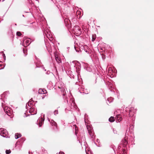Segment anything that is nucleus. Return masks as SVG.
Wrapping results in <instances>:
<instances>
[{"instance_id":"nucleus-48","label":"nucleus","mask_w":154,"mask_h":154,"mask_svg":"<svg viewBox=\"0 0 154 154\" xmlns=\"http://www.w3.org/2000/svg\"><path fill=\"white\" fill-rule=\"evenodd\" d=\"M76 71H77V68L76 67Z\"/></svg>"},{"instance_id":"nucleus-39","label":"nucleus","mask_w":154,"mask_h":154,"mask_svg":"<svg viewBox=\"0 0 154 154\" xmlns=\"http://www.w3.org/2000/svg\"><path fill=\"white\" fill-rule=\"evenodd\" d=\"M3 57L4 59L5 60L6 59V57L5 54H3Z\"/></svg>"},{"instance_id":"nucleus-11","label":"nucleus","mask_w":154,"mask_h":154,"mask_svg":"<svg viewBox=\"0 0 154 154\" xmlns=\"http://www.w3.org/2000/svg\"><path fill=\"white\" fill-rule=\"evenodd\" d=\"M29 112L31 114V115L35 114L37 113L36 110H35L32 107L30 108Z\"/></svg>"},{"instance_id":"nucleus-41","label":"nucleus","mask_w":154,"mask_h":154,"mask_svg":"<svg viewBox=\"0 0 154 154\" xmlns=\"http://www.w3.org/2000/svg\"><path fill=\"white\" fill-rule=\"evenodd\" d=\"M79 10H78V11ZM78 14H79V15H80L81 14V12L80 11H78Z\"/></svg>"},{"instance_id":"nucleus-23","label":"nucleus","mask_w":154,"mask_h":154,"mask_svg":"<svg viewBox=\"0 0 154 154\" xmlns=\"http://www.w3.org/2000/svg\"><path fill=\"white\" fill-rule=\"evenodd\" d=\"M85 152L86 154H92V152L91 151L88 150V149L85 148Z\"/></svg>"},{"instance_id":"nucleus-54","label":"nucleus","mask_w":154,"mask_h":154,"mask_svg":"<svg viewBox=\"0 0 154 154\" xmlns=\"http://www.w3.org/2000/svg\"><path fill=\"white\" fill-rule=\"evenodd\" d=\"M1 1V0H0V1Z\"/></svg>"},{"instance_id":"nucleus-13","label":"nucleus","mask_w":154,"mask_h":154,"mask_svg":"<svg viewBox=\"0 0 154 154\" xmlns=\"http://www.w3.org/2000/svg\"><path fill=\"white\" fill-rule=\"evenodd\" d=\"M129 115L130 116H132L134 115V109L133 108H130L129 112Z\"/></svg>"},{"instance_id":"nucleus-47","label":"nucleus","mask_w":154,"mask_h":154,"mask_svg":"<svg viewBox=\"0 0 154 154\" xmlns=\"http://www.w3.org/2000/svg\"><path fill=\"white\" fill-rule=\"evenodd\" d=\"M75 42H76V41H75Z\"/></svg>"},{"instance_id":"nucleus-34","label":"nucleus","mask_w":154,"mask_h":154,"mask_svg":"<svg viewBox=\"0 0 154 154\" xmlns=\"http://www.w3.org/2000/svg\"><path fill=\"white\" fill-rule=\"evenodd\" d=\"M5 93H4L1 96V99H3V98L4 97H5Z\"/></svg>"},{"instance_id":"nucleus-1","label":"nucleus","mask_w":154,"mask_h":154,"mask_svg":"<svg viewBox=\"0 0 154 154\" xmlns=\"http://www.w3.org/2000/svg\"><path fill=\"white\" fill-rule=\"evenodd\" d=\"M5 101L2 103V107L3 108L5 112L8 116L12 118L13 116L12 110L10 108L6 106Z\"/></svg>"},{"instance_id":"nucleus-18","label":"nucleus","mask_w":154,"mask_h":154,"mask_svg":"<svg viewBox=\"0 0 154 154\" xmlns=\"http://www.w3.org/2000/svg\"><path fill=\"white\" fill-rule=\"evenodd\" d=\"M33 103V102L32 101H29L26 104V107L28 108V106L29 107H30L31 106V105Z\"/></svg>"},{"instance_id":"nucleus-30","label":"nucleus","mask_w":154,"mask_h":154,"mask_svg":"<svg viewBox=\"0 0 154 154\" xmlns=\"http://www.w3.org/2000/svg\"><path fill=\"white\" fill-rule=\"evenodd\" d=\"M2 62H0V69H3L4 67V66L2 67Z\"/></svg>"},{"instance_id":"nucleus-12","label":"nucleus","mask_w":154,"mask_h":154,"mask_svg":"<svg viewBox=\"0 0 154 154\" xmlns=\"http://www.w3.org/2000/svg\"><path fill=\"white\" fill-rule=\"evenodd\" d=\"M44 32L47 38H50V37H51V34L49 30L46 29Z\"/></svg>"},{"instance_id":"nucleus-15","label":"nucleus","mask_w":154,"mask_h":154,"mask_svg":"<svg viewBox=\"0 0 154 154\" xmlns=\"http://www.w3.org/2000/svg\"><path fill=\"white\" fill-rule=\"evenodd\" d=\"M72 31H73L72 32H73V33L75 35L74 37L73 36V38H74V39L75 38L76 39L75 36H77V35H76L77 34V33L76 32V31L75 26L74 28L73 29Z\"/></svg>"},{"instance_id":"nucleus-22","label":"nucleus","mask_w":154,"mask_h":154,"mask_svg":"<svg viewBox=\"0 0 154 154\" xmlns=\"http://www.w3.org/2000/svg\"><path fill=\"white\" fill-rule=\"evenodd\" d=\"M114 118L113 117H111L109 119V121L110 122H112L114 121Z\"/></svg>"},{"instance_id":"nucleus-36","label":"nucleus","mask_w":154,"mask_h":154,"mask_svg":"<svg viewBox=\"0 0 154 154\" xmlns=\"http://www.w3.org/2000/svg\"><path fill=\"white\" fill-rule=\"evenodd\" d=\"M95 36L94 35H93L92 37V42H94V40H95Z\"/></svg>"},{"instance_id":"nucleus-4","label":"nucleus","mask_w":154,"mask_h":154,"mask_svg":"<svg viewBox=\"0 0 154 154\" xmlns=\"http://www.w3.org/2000/svg\"><path fill=\"white\" fill-rule=\"evenodd\" d=\"M8 132L6 129L2 128L0 129V134L1 136L4 137H8Z\"/></svg>"},{"instance_id":"nucleus-20","label":"nucleus","mask_w":154,"mask_h":154,"mask_svg":"<svg viewBox=\"0 0 154 154\" xmlns=\"http://www.w3.org/2000/svg\"><path fill=\"white\" fill-rule=\"evenodd\" d=\"M21 136V135L20 134H15V137L16 139H17L19 137H20Z\"/></svg>"},{"instance_id":"nucleus-37","label":"nucleus","mask_w":154,"mask_h":154,"mask_svg":"<svg viewBox=\"0 0 154 154\" xmlns=\"http://www.w3.org/2000/svg\"><path fill=\"white\" fill-rule=\"evenodd\" d=\"M48 38L51 41H52L53 40V37H52L51 35V37H50V38Z\"/></svg>"},{"instance_id":"nucleus-6","label":"nucleus","mask_w":154,"mask_h":154,"mask_svg":"<svg viewBox=\"0 0 154 154\" xmlns=\"http://www.w3.org/2000/svg\"><path fill=\"white\" fill-rule=\"evenodd\" d=\"M79 49L80 50L79 51H78V52H79V51H80L81 52L82 51L81 50V49H82V50H84L85 51L86 53H88L89 52L86 49V48L87 49V46L86 45H84V46H82V45H81V46H80V44H79Z\"/></svg>"},{"instance_id":"nucleus-10","label":"nucleus","mask_w":154,"mask_h":154,"mask_svg":"<svg viewBox=\"0 0 154 154\" xmlns=\"http://www.w3.org/2000/svg\"><path fill=\"white\" fill-rule=\"evenodd\" d=\"M63 17L65 18L64 19V22L66 24V26L67 27H68V26L69 25V23H70V20H69L68 18H66V17H64V15L62 16ZM66 15H65V16Z\"/></svg>"},{"instance_id":"nucleus-40","label":"nucleus","mask_w":154,"mask_h":154,"mask_svg":"<svg viewBox=\"0 0 154 154\" xmlns=\"http://www.w3.org/2000/svg\"><path fill=\"white\" fill-rule=\"evenodd\" d=\"M62 4H63V5H65L66 4V1H64L62 3Z\"/></svg>"},{"instance_id":"nucleus-52","label":"nucleus","mask_w":154,"mask_h":154,"mask_svg":"<svg viewBox=\"0 0 154 154\" xmlns=\"http://www.w3.org/2000/svg\"><path fill=\"white\" fill-rule=\"evenodd\" d=\"M31 8H29V10H30Z\"/></svg>"},{"instance_id":"nucleus-43","label":"nucleus","mask_w":154,"mask_h":154,"mask_svg":"<svg viewBox=\"0 0 154 154\" xmlns=\"http://www.w3.org/2000/svg\"><path fill=\"white\" fill-rule=\"evenodd\" d=\"M59 154H64L63 152H60L59 153Z\"/></svg>"},{"instance_id":"nucleus-21","label":"nucleus","mask_w":154,"mask_h":154,"mask_svg":"<svg viewBox=\"0 0 154 154\" xmlns=\"http://www.w3.org/2000/svg\"><path fill=\"white\" fill-rule=\"evenodd\" d=\"M79 25L81 26L82 27V28H83L84 26V21L83 20H82L80 21V22Z\"/></svg>"},{"instance_id":"nucleus-51","label":"nucleus","mask_w":154,"mask_h":154,"mask_svg":"<svg viewBox=\"0 0 154 154\" xmlns=\"http://www.w3.org/2000/svg\"><path fill=\"white\" fill-rule=\"evenodd\" d=\"M79 142L80 143H81V142H80V141H79Z\"/></svg>"},{"instance_id":"nucleus-46","label":"nucleus","mask_w":154,"mask_h":154,"mask_svg":"<svg viewBox=\"0 0 154 154\" xmlns=\"http://www.w3.org/2000/svg\"><path fill=\"white\" fill-rule=\"evenodd\" d=\"M79 109L78 108V109H77L78 111H79Z\"/></svg>"},{"instance_id":"nucleus-5","label":"nucleus","mask_w":154,"mask_h":154,"mask_svg":"<svg viewBox=\"0 0 154 154\" xmlns=\"http://www.w3.org/2000/svg\"><path fill=\"white\" fill-rule=\"evenodd\" d=\"M30 40L29 39L24 40L22 43V45L25 47L28 46L31 42Z\"/></svg>"},{"instance_id":"nucleus-29","label":"nucleus","mask_w":154,"mask_h":154,"mask_svg":"<svg viewBox=\"0 0 154 154\" xmlns=\"http://www.w3.org/2000/svg\"><path fill=\"white\" fill-rule=\"evenodd\" d=\"M28 2V3L29 4L31 5L32 7L33 6H34V4L32 3V1L30 0H27Z\"/></svg>"},{"instance_id":"nucleus-7","label":"nucleus","mask_w":154,"mask_h":154,"mask_svg":"<svg viewBox=\"0 0 154 154\" xmlns=\"http://www.w3.org/2000/svg\"><path fill=\"white\" fill-rule=\"evenodd\" d=\"M78 69H80V68L81 67V64L78 61ZM79 72H78V81L80 83V84H81L82 82H81V81H82V79L81 78H79Z\"/></svg>"},{"instance_id":"nucleus-32","label":"nucleus","mask_w":154,"mask_h":154,"mask_svg":"<svg viewBox=\"0 0 154 154\" xmlns=\"http://www.w3.org/2000/svg\"><path fill=\"white\" fill-rule=\"evenodd\" d=\"M17 35L19 36H21L22 35V34L19 32H17Z\"/></svg>"},{"instance_id":"nucleus-26","label":"nucleus","mask_w":154,"mask_h":154,"mask_svg":"<svg viewBox=\"0 0 154 154\" xmlns=\"http://www.w3.org/2000/svg\"><path fill=\"white\" fill-rule=\"evenodd\" d=\"M78 90H79V92L80 93H84V92H82L81 91H84V89L83 88H78Z\"/></svg>"},{"instance_id":"nucleus-28","label":"nucleus","mask_w":154,"mask_h":154,"mask_svg":"<svg viewBox=\"0 0 154 154\" xmlns=\"http://www.w3.org/2000/svg\"><path fill=\"white\" fill-rule=\"evenodd\" d=\"M85 68V69H86V70H87L88 71H89V72H91L92 70L91 69V68H90V67H88V66L87 67H86V68Z\"/></svg>"},{"instance_id":"nucleus-25","label":"nucleus","mask_w":154,"mask_h":154,"mask_svg":"<svg viewBox=\"0 0 154 154\" xmlns=\"http://www.w3.org/2000/svg\"><path fill=\"white\" fill-rule=\"evenodd\" d=\"M82 33V31L80 29L78 28V36L80 35Z\"/></svg>"},{"instance_id":"nucleus-44","label":"nucleus","mask_w":154,"mask_h":154,"mask_svg":"<svg viewBox=\"0 0 154 154\" xmlns=\"http://www.w3.org/2000/svg\"><path fill=\"white\" fill-rule=\"evenodd\" d=\"M23 51L24 53L25 54V51L24 50V49H23Z\"/></svg>"},{"instance_id":"nucleus-31","label":"nucleus","mask_w":154,"mask_h":154,"mask_svg":"<svg viewBox=\"0 0 154 154\" xmlns=\"http://www.w3.org/2000/svg\"><path fill=\"white\" fill-rule=\"evenodd\" d=\"M73 126L74 127H75V134L76 135H77V132H76V127H77V126H76V125H73Z\"/></svg>"},{"instance_id":"nucleus-16","label":"nucleus","mask_w":154,"mask_h":154,"mask_svg":"<svg viewBox=\"0 0 154 154\" xmlns=\"http://www.w3.org/2000/svg\"><path fill=\"white\" fill-rule=\"evenodd\" d=\"M108 85V87L109 89H114V86L112 84L111 82H108L107 83Z\"/></svg>"},{"instance_id":"nucleus-24","label":"nucleus","mask_w":154,"mask_h":154,"mask_svg":"<svg viewBox=\"0 0 154 154\" xmlns=\"http://www.w3.org/2000/svg\"><path fill=\"white\" fill-rule=\"evenodd\" d=\"M38 93L39 94H44L45 93V91H44L42 89H41L39 90Z\"/></svg>"},{"instance_id":"nucleus-45","label":"nucleus","mask_w":154,"mask_h":154,"mask_svg":"<svg viewBox=\"0 0 154 154\" xmlns=\"http://www.w3.org/2000/svg\"><path fill=\"white\" fill-rule=\"evenodd\" d=\"M97 142H98V143H99V142H100V141L98 139H97Z\"/></svg>"},{"instance_id":"nucleus-2","label":"nucleus","mask_w":154,"mask_h":154,"mask_svg":"<svg viewBox=\"0 0 154 154\" xmlns=\"http://www.w3.org/2000/svg\"><path fill=\"white\" fill-rule=\"evenodd\" d=\"M85 122L87 127L88 133L91 137L93 138L94 137V132L92 128L91 127L90 125H88V120L87 119V118L85 116Z\"/></svg>"},{"instance_id":"nucleus-50","label":"nucleus","mask_w":154,"mask_h":154,"mask_svg":"<svg viewBox=\"0 0 154 154\" xmlns=\"http://www.w3.org/2000/svg\"><path fill=\"white\" fill-rule=\"evenodd\" d=\"M57 7L58 8V9H60L58 7Z\"/></svg>"},{"instance_id":"nucleus-35","label":"nucleus","mask_w":154,"mask_h":154,"mask_svg":"<svg viewBox=\"0 0 154 154\" xmlns=\"http://www.w3.org/2000/svg\"><path fill=\"white\" fill-rule=\"evenodd\" d=\"M54 115H56V114H58V111L57 110H55V111H54Z\"/></svg>"},{"instance_id":"nucleus-19","label":"nucleus","mask_w":154,"mask_h":154,"mask_svg":"<svg viewBox=\"0 0 154 154\" xmlns=\"http://www.w3.org/2000/svg\"><path fill=\"white\" fill-rule=\"evenodd\" d=\"M113 100V98L112 97H110L109 98H108L107 101L109 102V103L112 102Z\"/></svg>"},{"instance_id":"nucleus-8","label":"nucleus","mask_w":154,"mask_h":154,"mask_svg":"<svg viewBox=\"0 0 154 154\" xmlns=\"http://www.w3.org/2000/svg\"><path fill=\"white\" fill-rule=\"evenodd\" d=\"M44 119L42 117L39 118L37 120V124H38L39 127H41L43 123Z\"/></svg>"},{"instance_id":"nucleus-53","label":"nucleus","mask_w":154,"mask_h":154,"mask_svg":"<svg viewBox=\"0 0 154 154\" xmlns=\"http://www.w3.org/2000/svg\"><path fill=\"white\" fill-rule=\"evenodd\" d=\"M76 14H77V11L76 12Z\"/></svg>"},{"instance_id":"nucleus-49","label":"nucleus","mask_w":154,"mask_h":154,"mask_svg":"<svg viewBox=\"0 0 154 154\" xmlns=\"http://www.w3.org/2000/svg\"><path fill=\"white\" fill-rule=\"evenodd\" d=\"M81 16H80V17H79V18H81Z\"/></svg>"},{"instance_id":"nucleus-33","label":"nucleus","mask_w":154,"mask_h":154,"mask_svg":"<svg viewBox=\"0 0 154 154\" xmlns=\"http://www.w3.org/2000/svg\"><path fill=\"white\" fill-rule=\"evenodd\" d=\"M11 152V151L10 150H6V154H9Z\"/></svg>"},{"instance_id":"nucleus-42","label":"nucleus","mask_w":154,"mask_h":154,"mask_svg":"<svg viewBox=\"0 0 154 154\" xmlns=\"http://www.w3.org/2000/svg\"><path fill=\"white\" fill-rule=\"evenodd\" d=\"M74 48L75 49V50L76 51H77V50L76 49V46L75 45H74Z\"/></svg>"},{"instance_id":"nucleus-27","label":"nucleus","mask_w":154,"mask_h":154,"mask_svg":"<svg viewBox=\"0 0 154 154\" xmlns=\"http://www.w3.org/2000/svg\"><path fill=\"white\" fill-rule=\"evenodd\" d=\"M55 59L57 62L58 63H59L61 62V59L60 58H58L57 57H56L55 56Z\"/></svg>"},{"instance_id":"nucleus-3","label":"nucleus","mask_w":154,"mask_h":154,"mask_svg":"<svg viewBox=\"0 0 154 154\" xmlns=\"http://www.w3.org/2000/svg\"><path fill=\"white\" fill-rule=\"evenodd\" d=\"M128 143V142L126 138V137H125V139L122 140V143L119 146V149L122 147V146L123 148L122 149V153L123 154H125V152H126V149H125V147L127 145Z\"/></svg>"},{"instance_id":"nucleus-9","label":"nucleus","mask_w":154,"mask_h":154,"mask_svg":"<svg viewBox=\"0 0 154 154\" xmlns=\"http://www.w3.org/2000/svg\"><path fill=\"white\" fill-rule=\"evenodd\" d=\"M113 74L114 72L113 70L112 69L111 67H109L108 70V75H109L111 77H112L114 75Z\"/></svg>"},{"instance_id":"nucleus-14","label":"nucleus","mask_w":154,"mask_h":154,"mask_svg":"<svg viewBox=\"0 0 154 154\" xmlns=\"http://www.w3.org/2000/svg\"><path fill=\"white\" fill-rule=\"evenodd\" d=\"M116 121L117 122H119L122 120V118L120 115H116Z\"/></svg>"},{"instance_id":"nucleus-38","label":"nucleus","mask_w":154,"mask_h":154,"mask_svg":"<svg viewBox=\"0 0 154 154\" xmlns=\"http://www.w3.org/2000/svg\"><path fill=\"white\" fill-rule=\"evenodd\" d=\"M113 132L114 134H117V131L116 130L113 129Z\"/></svg>"},{"instance_id":"nucleus-17","label":"nucleus","mask_w":154,"mask_h":154,"mask_svg":"<svg viewBox=\"0 0 154 154\" xmlns=\"http://www.w3.org/2000/svg\"><path fill=\"white\" fill-rule=\"evenodd\" d=\"M49 121L52 126H54L55 127H57V123L53 120H51V121H50L49 119Z\"/></svg>"}]
</instances>
